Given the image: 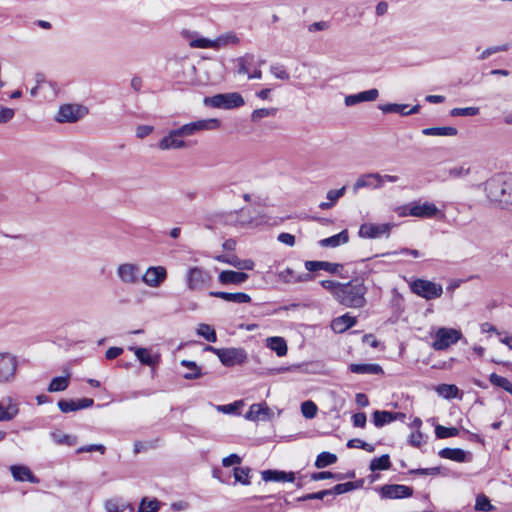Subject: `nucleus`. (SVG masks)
Masks as SVG:
<instances>
[{"mask_svg": "<svg viewBox=\"0 0 512 512\" xmlns=\"http://www.w3.org/2000/svg\"><path fill=\"white\" fill-rule=\"evenodd\" d=\"M220 127L221 121L217 118L197 119L169 130L158 141L157 148L161 151L186 149L190 146V142L186 140L187 138L205 131H215Z\"/></svg>", "mask_w": 512, "mask_h": 512, "instance_id": "obj_1", "label": "nucleus"}, {"mask_svg": "<svg viewBox=\"0 0 512 512\" xmlns=\"http://www.w3.org/2000/svg\"><path fill=\"white\" fill-rule=\"evenodd\" d=\"M367 287L364 281L356 278L348 283H343L339 293H337V301L349 308H362L366 305L365 294Z\"/></svg>", "mask_w": 512, "mask_h": 512, "instance_id": "obj_2", "label": "nucleus"}, {"mask_svg": "<svg viewBox=\"0 0 512 512\" xmlns=\"http://www.w3.org/2000/svg\"><path fill=\"white\" fill-rule=\"evenodd\" d=\"M485 191L489 200L502 208L512 209V183L502 176L490 178L485 183Z\"/></svg>", "mask_w": 512, "mask_h": 512, "instance_id": "obj_3", "label": "nucleus"}, {"mask_svg": "<svg viewBox=\"0 0 512 512\" xmlns=\"http://www.w3.org/2000/svg\"><path fill=\"white\" fill-rule=\"evenodd\" d=\"M203 103L205 106L229 110L241 107L244 105L245 102L243 97L239 93L232 92L216 94L211 97H205Z\"/></svg>", "mask_w": 512, "mask_h": 512, "instance_id": "obj_4", "label": "nucleus"}, {"mask_svg": "<svg viewBox=\"0 0 512 512\" xmlns=\"http://www.w3.org/2000/svg\"><path fill=\"white\" fill-rule=\"evenodd\" d=\"M206 350L216 354L220 362L227 367L240 365L247 359V354L242 348H215L207 346Z\"/></svg>", "mask_w": 512, "mask_h": 512, "instance_id": "obj_5", "label": "nucleus"}, {"mask_svg": "<svg viewBox=\"0 0 512 512\" xmlns=\"http://www.w3.org/2000/svg\"><path fill=\"white\" fill-rule=\"evenodd\" d=\"M88 114V108L81 104H62L54 120L57 123H76Z\"/></svg>", "mask_w": 512, "mask_h": 512, "instance_id": "obj_6", "label": "nucleus"}, {"mask_svg": "<svg viewBox=\"0 0 512 512\" xmlns=\"http://www.w3.org/2000/svg\"><path fill=\"white\" fill-rule=\"evenodd\" d=\"M18 358L11 352L0 351V384L12 383L18 370Z\"/></svg>", "mask_w": 512, "mask_h": 512, "instance_id": "obj_7", "label": "nucleus"}, {"mask_svg": "<svg viewBox=\"0 0 512 512\" xmlns=\"http://www.w3.org/2000/svg\"><path fill=\"white\" fill-rule=\"evenodd\" d=\"M463 337L460 330L440 327L436 330L432 347L436 351H442L457 343Z\"/></svg>", "mask_w": 512, "mask_h": 512, "instance_id": "obj_8", "label": "nucleus"}, {"mask_svg": "<svg viewBox=\"0 0 512 512\" xmlns=\"http://www.w3.org/2000/svg\"><path fill=\"white\" fill-rule=\"evenodd\" d=\"M210 281V273L202 267H190L186 272V285L190 291H202Z\"/></svg>", "mask_w": 512, "mask_h": 512, "instance_id": "obj_9", "label": "nucleus"}, {"mask_svg": "<svg viewBox=\"0 0 512 512\" xmlns=\"http://www.w3.org/2000/svg\"><path fill=\"white\" fill-rule=\"evenodd\" d=\"M410 288L413 293L426 300L437 299L441 297L443 293L441 284L423 279H417L413 281L410 285Z\"/></svg>", "mask_w": 512, "mask_h": 512, "instance_id": "obj_10", "label": "nucleus"}, {"mask_svg": "<svg viewBox=\"0 0 512 512\" xmlns=\"http://www.w3.org/2000/svg\"><path fill=\"white\" fill-rule=\"evenodd\" d=\"M116 275L125 285H136L141 279L140 266L136 263H121L116 268Z\"/></svg>", "mask_w": 512, "mask_h": 512, "instance_id": "obj_11", "label": "nucleus"}, {"mask_svg": "<svg viewBox=\"0 0 512 512\" xmlns=\"http://www.w3.org/2000/svg\"><path fill=\"white\" fill-rule=\"evenodd\" d=\"M167 279V270L163 266H151L147 268L141 280L151 288L160 287Z\"/></svg>", "mask_w": 512, "mask_h": 512, "instance_id": "obj_12", "label": "nucleus"}, {"mask_svg": "<svg viewBox=\"0 0 512 512\" xmlns=\"http://www.w3.org/2000/svg\"><path fill=\"white\" fill-rule=\"evenodd\" d=\"M222 222L235 227H246L253 224V218L249 211L240 209L222 215Z\"/></svg>", "mask_w": 512, "mask_h": 512, "instance_id": "obj_13", "label": "nucleus"}, {"mask_svg": "<svg viewBox=\"0 0 512 512\" xmlns=\"http://www.w3.org/2000/svg\"><path fill=\"white\" fill-rule=\"evenodd\" d=\"M391 230V225L388 223L384 224H373L364 223L360 226L358 235L361 238L375 239L383 235L388 236Z\"/></svg>", "mask_w": 512, "mask_h": 512, "instance_id": "obj_14", "label": "nucleus"}, {"mask_svg": "<svg viewBox=\"0 0 512 512\" xmlns=\"http://www.w3.org/2000/svg\"><path fill=\"white\" fill-rule=\"evenodd\" d=\"M380 494L386 499H401L412 496L413 489L400 484L384 485L380 488Z\"/></svg>", "mask_w": 512, "mask_h": 512, "instance_id": "obj_15", "label": "nucleus"}, {"mask_svg": "<svg viewBox=\"0 0 512 512\" xmlns=\"http://www.w3.org/2000/svg\"><path fill=\"white\" fill-rule=\"evenodd\" d=\"M19 414V403L12 397L0 400V422L13 420Z\"/></svg>", "mask_w": 512, "mask_h": 512, "instance_id": "obj_16", "label": "nucleus"}, {"mask_svg": "<svg viewBox=\"0 0 512 512\" xmlns=\"http://www.w3.org/2000/svg\"><path fill=\"white\" fill-rule=\"evenodd\" d=\"M383 186V177L379 173H367L361 175L354 183L353 190L357 192L362 188H380Z\"/></svg>", "mask_w": 512, "mask_h": 512, "instance_id": "obj_17", "label": "nucleus"}, {"mask_svg": "<svg viewBox=\"0 0 512 512\" xmlns=\"http://www.w3.org/2000/svg\"><path fill=\"white\" fill-rule=\"evenodd\" d=\"M94 404V400L91 398H83L79 400H59L57 405L63 413L74 412L77 410L89 408Z\"/></svg>", "mask_w": 512, "mask_h": 512, "instance_id": "obj_18", "label": "nucleus"}, {"mask_svg": "<svg viewBox=\"0 0 512 512\" xmlns=\"http://www.w3.org/2000/svg\"><path fill=\"white\" fill-rule=\"evenodd\" d=\"M379 96L377 89H370L357 94H351L345 97V105L350 107L361 102L375 101Z\"/></svg>", "mask_w": 512, "mask_h": 512, "instance_id": "obj_19", "label": "nucleus"}, {"mask_svg": "<svg viewBox=\"0 0 512 512\" xmlns=\"http://www.w3.org/2000/svg\"><path fill=\"white\" fill-rule=\"evenodd\" d=\"M261 477L265 482H293L295 480V473L279 470H264L261 472Z\"/></svg>", "mask_w": 512, "mask_h": 512, "instance_id": "obj_20", "label": "nucleus"}, {"mask_svg": "<svg viewBox=\"0 0 512 512\" xmlns=\"http://www.w3.org/2000/svg\"><path fill=\"white\" fill-rule=\"evenodd\" d=\"M439 212L432 203L416 204L409 209V215L420 218H432Z\"/></svg>", "mask_w": 512, "mask_h": 512, "instance_id": "obj_21", "label": "nucleus"}, {"mask_svg": "<svg viewBox=\"0 0 512 512\" xmlns=\"http://www.w3.org/2000/svg\"><path fill=\"white\" fill-rule=\"evenodd\" d=\"M209 295L211 297L223 299L227 302H233L238 304L251 302V297L243 292L228 293L222 291H211L209 292Z\"/></svg>", "mask_w": 512, "mask_h": 512, "instance_id": "obj_22", "label": "nucleus"}, {"mask_svg": "<svg viewBox=\"0 0 512 512\" xmlns=\"http://www.w3.org/2000/svg\"><path fill=\"white\" fill-rule=\"evenodd\" d=\"M248 279V274L245 272H237L233 270H224L219 274V282L221 284H242Z\"/></svg>", "mask_w": 512, "mask_h": 512, "instance_id": "obj_23", "label": "nucleus"}, {"mask_svg": "<svg viewBox=\"0 0 512 512\" xmlns=\"http://www.w3.org/2000/svg\"><path fill=\"white\" fill-rule=\"evenodd\" d=\"M277 277L280 281L288 284L306 282L312 279L309 274H296L291 268H286L277 273Z\"/></svg>", "mask_w": 512, "mask_h": 512, "instance_id": "obj_24", "label": "nucleus"}, {"mask_svg": "<svg viewBox=\"0 0 512 512\" xmlns=\"http://www.w3.org/2000/svg\"><path fill=\"white\" fill-rule=\"evenodd\" d=\"M305 268L310 271L324 270L332 274H336L342 269V265L338 263H331L327 261H306Z\"/></svg>", "mask_w": 512, "mask_h": 512, "instance_id": "obj_25", "label": "nucleus"}, {"mask_svg": "<svg viewBox=\"0 0 512 512\" xmlns=\"http://www.w3.org/2000/svg\"><path fill=\"white\" fill-rule=\"evenodd\" d=\"M134 351L135 356L137 359L143 364L147 366L154 367L156 366L160 361V355L159 354H151L149 349L147 348H130Z\"/></svg>", "mask_w": 512, "mask_h": 512, "instance_id": "obj_26", "label": "nucleus"}, {"mask_svg": "<svg viewBox=\"0 0 512 512\" xmlns=\"http://www.w3.org/2000/svg\"><path fill=\"white\" fill-rule=\"evenodd\" d=\"M356 322L357 320L355 317H352L349 314H344L332 321L331 328L336 333H343L349 328L353 327Z\"/></svg>", "mask_w": 512, "mask_h": 512, "instance_id": "obj_27", "label": "nucleus"}, {"mask_svg": "<svg viewBox=\"0 0 512 512\" xmlns=\"http://www.w3.org/2000/svg\"><path fill=\"white\" fill-rule=\"evenodd\" d=\"M449 179H463L470 175L471 165L468 162L451 166L445 170Z\"/></svg>", "mask_w": 512, "mask_h": 512, "instance_id": "obj_28", "label": "nucleus"}, {"mask_svg": "<svg viewBox=\"0 0 512 512\" xmlns=\"http://www.w3.org/2000/svg\"><path fill=\"white\" fill-rule=\"evenodd\" d=\"M11 473L16 481H28L37 483L38 479L32 474L31 470L26 466L13 465L10 467Z\"/></svg>", "mask_w": 512, "mask_h": 512, "instance_id": "obj_29", "label": "nucleus"}, {"mask_svg": "<svg viewBox=\"0 0 512 512\" xmlns=\"http://www.w3.org/2000/svg\"><path fill=\"white\" fill-rule=\"evenodd\" d=\"M383 113H399L401 115H410L418 113L420 106L415 105L410 110H407L408 105L406 104H385L379 107Z\"/></svg>", "mask_w": 512, "mask_h": 512, "instance_id": "obj_30", "label": "nucleus"}, {"mask_svg": "<svg viewBox=\"0 0 512 512\" xmlns=\"http://www.w3.org/2000/svg\"><path fill=\"white\" fill-rule=\"evenodd\" d=\"M270 415V409L266 404H252L249 411L246 413L245 418L250 421H257L266 419Z\"/></svg>", "mask_w": 512, "mask_h": 512, "instance_id": "obj_31", "label": "nucleus"}, {"mask_svg": "<svg viewBox=\"0 0 512 512\" xmlns=\"http://www.w3.org/2000/svg\"><path fill=\"white\" fill-rule=\"evenodd\" d=\"M349 241V234L347 230H343L340 233L333 235L328 238H324L319 241L320 246L335 248L342 244H346Z\"/></svg>", "mask_w": 512, "mask_h": 512, "instance_id": "obj_32", "label": "nucleus"}, {"mask_svg": "<svg viewBox=\"0 0 512 512\" xmlns=\"http://www.w3.org/2000/svg\"><path fill=\"white\" fill-rule=\"evenodd\" d=\"M266 346L275 351L279 357L285 356L287 354V343L282 337L274 336L267 338Z\"/></svg>", "mask_w": 512, "mask_h": 512, "instance_id": "obj_33", "label": "nucleus"}, {"mask_svg": "<svg viewBox=\"0 0 512 512\" xmlns=\"http://www.w3.org/2000/svg\"><path fill=\"white\" fill-rule=\"evenodd\" d=\"M181 366L185 367L187 371L183 374V378L187 380L199 379L202 377L201 367L196 364L194 361L182 360L180 362Z\"/></svg>", "mask_w": 512, "mask_h": 512, "instance_id": "obj_34", "label": "nucleus"}, {"mask_svg": "<svg viewBox=\"0 0 512 512\" xmlns=\"http://www.w3.org/2000/svg\"><path fill=\"white\" fill-rule=\"evenodd\" d=\"M50 437L57 445L74 446L77 443V437L66 434L60 430L50 432Z\"/></svg>", "mask_w": 512, "mask_h": 512, "instance_id": "obj_35", "label": "nucleus"}, {"mask_svg": "<svg viewBox=\"0 0 512 512\" xmlns=\"http://www.w3.org/2000/svg\"><path fill=\"white\" fill-rule=\"evenodd\" d=\"M239 43V38L235 33L229 32L223 35H220L216 39L213 40V49H221L230 45H237Z\"/></svg>", "mask_w": 512, "mask_h": 512, "instance_id": "obj_36", "label": "nucleus"}, {"mask_svg": "<svg viewBox=\"0 0 512 512\" xmlns=\"http://www.w3.org/2000/svg\"><path fill=\"white\" fill-rule=\"evenodd\" d=\"M349 369L357 374H379L383 370L378 364H350Z\"/></svg>", "mask_w": 512, "mask_h": 512, "instance_id": "obj_37", "label": "nucleus"}, {"mask_svg": "<svg viewBox=\"0 0 512 512\" xmlns=\"http://www.w3.org/2000/svg\"><path fill=\"white\" fill-rule=\"evenodd\" d=\"M458 130L455 127H431L422 130V134L426 136H456Z\"/></svg>", "mask_w": 512, "mask_h": 512, "instance_id": "obj_38", "label": "nucleus"}, {"mask_svg": "<svg viewBox=\"0 0 512 512\" xmlns=\"http://www.w3.org/2000/svg\"><path fill=\"white\" fill-rule=\"evenodd\" d=\"M434 390L436 393L445 399H453L459 397V389L454 384H440Z\"/></svg>", "mask_w": 512, "mask_h": 512, "instance_id": "obj_39", "label": "nucleus"}, {"mask_svg": "<svg viewBox=\"0 0 512 512\" xmlns=\"http://www.w3.org/2000/svg\"><path fill=\"white\" fill-rule=\"evenodd\" d=\"M363 486V480L355 481V482H346L335 485L330 490V495H340L344 494L356 489H359Z\"/></svg>", "mask_w": 512, "mask_h": 512, "instance_id": "obj_40", "label": "nucleus"}, {"mask_svg": "<svg viewBox=\"0 0 512 512\" xmlns=\"http://www.w3.org/2000/svg\"><path fill=\"white\" fill-rule=\"evenodd\" d=\"M439 456L457 462L466 461V452L459 448H444L439 452Z\"/></svg>", "mask_w": 512, "mask_h": 512, "instance_id": "obj_41", "label": "nucleus"}, {"mask_svg": "<svg viewBox=\"0 0 512 512\" xmlns=\"http://www.w3.org/2000/svg\"><path fill=\"white\" fill-rule=\"evenodd\" d=\"M397 420V416L390 411H375L373 413V423L376 427H382L388 423Z\"/></svg>", "mask_w": 512, "mask_h": 512, "instance_id": "obj_42", "label": "nucleus"}, {"mask_svg": "<svg viewBox=\"0 0 512 512\" xmlns=\"http://www.w3.org/2000/svg\"><path fill=\"white\" fill-rule=\"evenodd\" d=\"M69 383H70V377L69 376H59V377H54L47 390L48 392H61V391H64L67 389V387L69 386Z\"/></svg>", "mask_w": 512, "mask_h": 512, "instance_id": "obj_43", "label": "nucleus"}, {"mask_svg": "<svg viewBox=\"0 0 512 512\" xmlns=\"http://www.w3.org/2000/svg\"><path fill=\"white\" fill-rule=\"evenodd\" d=\"M36 85L39 87L45 88H51V97L55 98L60 92V88L58 84L54 81L46 80L45 76L41 73H38L36 75Z\"/></svg>", "mask_w": 512, "mask_h": 512, "instance_id": "obj_44", "label": "nucleus"}, {"mask_svg": "<svg viewBox=\"0 0 512 512\" xmlns=\"http://www.w3.org/2000/svg\"><path fill=\"white\" fill-rule=\"evenodd\" d=\"M189 37H190V41H189L190 47L201 48V49H206V48L213 49V40L205 38V37H200L195 34H189Z\"/></svg>", "mask_w": 512, "mask_h": 512, "instance_id": "obj_45", "label": "nucleus"}, {"mask_svg": "<svg viewBox=\"0 0 512 512\" xmlns=\"http://www.w3.org/2000/svg\"><path fill=\"white\" fill-rule=\"evenodd\" d=\"M337 461V456L330 452H322L320 453L315 461V467L318 469L325 468L331 464H334Z\"/></svg>", "mask_w": 512, "mask_h": 512, "instance_id": "obj_46", "label": "nucleus"}, {"mask_svg": "<svg viewBox=\"0 0 512 512\" xmlns=\"http://www.w3.org/2000/svg\"><path fill=\"white\" fill-rule=\"evenodd\" d=\"M391 466L389 455L385 454L378 458L372 459L370 463V470L371 471H377V470H387Z\"/></svg>", "mask_w": 512, "mask_h": 512, "instance_id": "obj_47", "label": "nucleus"}, {"mask_svg": "<svg viewBox=\"0 0 512 512\" xmlns=\"http://www.w3.org/2000/svg\"><path fill=\"white\" fill-rule=\"evenodd\" d=\"M197 334L209 342H216L217 336L214 328L208 324H200L197 328Z\"/></svg>", "mask_w": 512, "mask_h": 512, "instance_id": "obj_48", "label": "nucleus"}, {"mask_svg": "<svg viewBox=\"0 0 512 512\" xmlns=\"http://www.w3.org/2000/svg\"><path fill=\"white\" fill-rule=\"evenodd\" d=\"M489 380L493 385L501 387L512 394V383L507 378L496 373H492L489 377Z\"/></svg>", "mask_w": 512, "mask_h": 512, "instance_id": "obj_49", "label": "nucleus"}, {"mask_svg": "<svg viewBox=\"0 0 512 512\" xmlns=\"http://www.w3.org/2000/svg\"><path fill=\"white\" fill-rule=\"evenodd\" d=\"M250 472L251 469L248 467H236L234 469V478L236 482H239L243 485L250 484Z\"/></svg>", "mask_w": 512, "mask_h": 512, "instance_id": "obj_50", "label": "nucleus"}, {"mask_svg": "<svg viewBox=\"0 0 512 512\" xmlns=\"http://www.w3.org/2000/svg\"><path fill=\"white\" fill-rule=\"evenodd\" d=\"M277 113V108H260L256 109L251 114V120L253 122H258L262 118L275 116Z\"/></svg>", "mask_w": 512, "mask_h": 512, "instance_id": "obj_51", "label": "nucleus"}, {"mask_svg": "<svg viewBox=\"0 0 512 512\" xmlns=\"http://www.w3.org/2000/svg\"><path fill=\"white\" fill-rule=\"evenodd\" d=\"M160 508V503L157 499L148 500L142 499L138 512H157Z\"/></svg>", "mask_w": 512, "mask_h": 512, "instance_id": "obj_52", "label": "nucleus"}, {"mask_svg": "<svg viewBox=\"0 0 512 512\" xmlns=\"http://www.w3.org/2000/svg\"><path fill=\"white\" fill-rule=\"evenodd\" d=\"M301 412L307 419H312L316 416L317 406L312 401H305L301 404Z\"/></svg>", "mask_w": 512, "mask_h": 512, "instance_id": "obj_53", "label": "nucleus"}, {"mask_svg": "<svg viewBox=\"0 0 512 512\" xmlns=\"http://www.w3.org/2000/svg\"><path fill=\"white\" fill-rule=\"evenodd\" d=\"M479 114L478 107H465V108H453L450 111V115L453 117L457 116H475Z\"/></svg>", "mask_w": 512, "mask_h": 512, "instance_id": "obj_54", "label": "nucleus"}, {"mask_svg": "<svg viewBox=\"0 0 512 512\" xmlns=\"http://www.w3.org/2000/svg\"><path fill=\"white\" fill-rule=\"evenodd\" d=\"M435 433L438 438H448L457 436L459 431L455 427H444L438 425L435 429Z\"/></svg>", "mask_w": 512, "mask_h": 512, "instance_id": "obj_55", "label": "nucleus"}, {"mask_svg": "<svg viewBox=\"0 0 512 512\" xmlns=\"http://www.w3.org/2000/svg\"><path fill=\"white\" fill-rule=\"evenodd\" d=\"M228 264H230L240 270H252L254 267V262L252 260H250V259L241 260L235 256L232 257V261H228Z\"/></svg>", "mask_w": 512, "mask_h": 512, "instance_id": "obj_56", "label": "nucleus"}, {"mask_svg": "<svg viewBox=\"0 0 512 512\" xmlns=\"http://www.w3.org/2000/svg\"><path fill=\"white\" fill-rule=\"evenodd\" d=\"M127 505L117 499H109L105 502V509L107 512H121L126 509Z\"/></svg>", "mask_w": 512, "mask_h": 512, "instance_id": "obj_57", "label": "nucleus"}, {"mask_svg": "<svg viewBox=\"0 0 512 512\" xmlns=\"http://www.w3.org/2000/svg\"><path fill=\"white\" fill-rule=\"evenodd\" d=\"M493 509V506L490 503V500L485 495L481 494L476 497L475 510L477 511H490Z\"/></svg>", "mask_w": 512, "mask_h": 512, "instance_id": "obj_58", "label": "nucleus"}, {"mask_svg": "<svg viewBox=\"0 0 512 512\" xmlns=\"http://www.w3.org/2000/svg\"><path fill=\"white\" fill-rule=\"evenodd\" d=\"M244 406L243 400L235 401L234 403L227 405H219L217 406V410L226 414L236 413L240 408Z\"/></svg>", "mask_w": 512, "mask_h": 512, "instance_id": "obj_59", "label": "nucleus"}, {"mask_svg": "<svg viewBox=\"0 0 512 512\" xmlns=\"http://www.w3.org/2000/svg\"><path fill=\"white\" fill-rule=\"evenodd\" d=\"M343 283L335 282L332 280H323L321 281V285L323 288L328 290L334 298L337 300V293H339L341 286Z\"/></svg>", "mask_w": 512, "mask_h": 512, "instance_id": "obj_60", "label": "nucleus"}, {"mask_svg": "<svg viewBox=\"0 0 512 512\" xmlns=\"http://www.w3.org/2000/svg\"><path fill=\"white\" fill-rule=\"evenodd\" d=\"M347 446L349 448H361L368 452L374 451L373 445L366 443V442L362 441L361 439H357V438L349 440L347 443Z\"/></svg>", "mask_w": 512, "mask_h": 512, "instance_id": "obj_61", "label": "nucleus"}, {"mask_svg": "<svg viewBox=\"0 0 512 512\" xmlns=\"http://www.w3.org/2000/svg\"><path fill=\"white\" fill-rule=\"evenodd\" d=\"M330 478L341 480V479H343V476L341 474H334L329 471L317 472V473H313L311 475V479L314 481L330 479Z\"/></svg>", "mask_w": 512, "mask_h": 512, "instance_id": "obj_62", "label": "nucleus"}, {"mask_svg": "<svg viewBox=\"0 0 512 512\" xmlns=\"http://www.w3.org/2000/svg\"><path fill=\"white\" fill-rule=\"evenodd\" d=\"M252 60V56H244V57H240L237 59V63H238V70L237 72L239 74H246L247 76L249 75V68H248V62Z\"/></svg>", "mask_w": 512, "mask_h": 512, "instance_id": "obj_63", "label": "nucleus"}, {"mask_svg": "<svg viewBox=\"0 0 512 512\" xmlns=\"http://www.w3.org/2000/svg\"><path fill=\"white\" fill-rule=\"evenodd\" d=\"M345 190H346L345 186H343L342 188L337 189V190H329L327 192V199L329 200V202H331V203H333V205H335V203L338 201V199L344 195Z\"/></svg>", "mask_w": 512, "mask_h": 512, "instance_id": "obj_64", "label": "nucleus"}]
</instances>
